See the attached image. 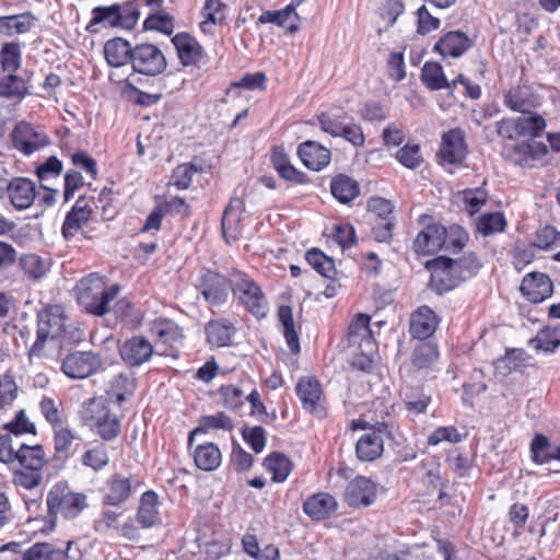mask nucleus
<instances>
[{"label":"nucleus","mask_w":560,"mask_h":560,"mask_svg":"<svg viewBox=\"0 0 560 560\" xmlns=\"http://www.w3.org/2000/svg\"><path fill=\"white\" fill-rule=\"evenodd\" d=\"M67 317L60 305H49L37 314L36 340L28 350V358H42L48 340L68 341Z\"/></svg>","instance_id":"f257e3e1"},{"label":"nucleus","mask_w":560,"mask_h":560,"mask_svg":"<svg viewBox=\"0 0 560 560\" xmlns=\"http://www.w3.org/2000/svg\"><path fill=\"white\" fill-rule=\"evenodd\" d=\"M81 418L105 442L114 441L120 434V418L110 410L104 397H94L83 402Z\"/></svg>","instance_id":"f03ea898"},{"label":"nucleus","mask_w":560,"mask_h":560,"mask_svg":"<svg viewBox=\"0 0 560 560\" xmlns=\"http://www.w3.org/2000/svg\"><path fill=\"white\" fill-rule=\"evenodd\" d=\"M119 290L118 284L107 285L104 277L90 273L80 281L78 301L89 314L103 316Z\"/></svg>","instance_id":"7ed1b4c3"},{"label":"nucleus","mask_w":560,"mask_h":560,"mask_svg":"<svg viewBox=\"0 0 560 560\" xmlns=\"http://www.w3.org/2000/svg\"><path fill=\"white\" fill-rule=\"evenodd\" d=\"M230 289L237 302L253 316L262 318L268 313V301L260 285L247 273L229 269Z\"/></svg>","instance_id":"20e7f679"},{"label":"nucleus","mask_w":560,"mask_h":560,"mask_svg":"<svg viewBox=\"0 0 560 560\" xmlns=\"http://www.w3.org/2000/svg\"><path fill=\"white\" fill-rule=\"evenodd\" d=\"M49 517L62 516L72 520L88 508L86 495L72 491L68 485L58 482L47 493L46 499Z\"/></svg>","instance_id":"39448f33"},{"label":"nucleus","mask_w":560,"mask_h":560,"mask_svg":"<svg viewBox=\"0 0 560 560\" xmlns=\"http://www.w3.org/2000/svg\"><path fill=\"white\" fill-rule=\"evenodd\" d=\"M196 289L209 307H221L229 300V270L222 275L209 268L199 271Z\"/></svg>","instance_id":"423d86ee"},{"label":"nucleus","mask_w":560,"mask_h":560,"mask_svg":"<svg viewBox=\"0 0 560 560\" xmlns=\"http://www.w3.org/2000/svg\"><path fill=\"white\" fill-rule=\"evenodd\" d=\"M166 57L154 44L141 43L133 46L131 68L135 73L145 77H156L165 71Z\"/></svg>","instance_id":"0eeeda50"},{"label":"nucleus","mask_w":560,"mask_h":560,"mask_svg":"<svg viewBox=\"0 0 560 560\" xmlns=\"http://www.w3.org/2000/svg\"><path fill=\"white\" fill-rule=\"evenodd\" d=\"M458 266L459 262L445 256H439L427 262V268L431 271L432 290L441 294L457 287L464 280Z\"/></svg>","instance_id":"6e6552de"},{"label":"nucleus","mask_w":560,"mask_h":560,"mask_svg":"<svg viewBox=\"0 0 560 560\" xmlns=\"http://www.w3.org/2000/svg\"><path fill=\"white\" fill-rule=\"evenodd\" d=\"M12 145L22 154L28 156L50 143L49 137L32 124L20 121L11 133Z\"/></svg>","instance_id":"1a4fd4ad"},{"label":"nucleus","mask_w":560,"mask_h":560,"mask_svg":"<svg viewBox=\"0 0 560 560\" xmlns=\"http://www.w3.org/2000/svg\"><path fill=\"white\" fill-rule=\"evenodd\" d=\"M121 360L130 368H137L148 362L153 354L170 355L166 350L154 349L153 345L142 336L127 339L119 348Z\"/></svg>","instance_id":"9d476101"},{"label":"nucleus","mask_w":560,"mask_h":560,"mask_svg":"<svg viewBox=\"0 0 560 560\" xmlns=\"http://www.w3.org/2000/svg\"><path fill=\"white\" fill-rule=\"evenodd\" d=\"M296 395L302 407L317 418L326 416L325 399L319 382L314 377H301L298 381Z\"/></svg>","instance_id":"9b49d317"},{"label":"nucleus","mask_w":560,"mask_h":560,"mask_svg":"<svg viewBox=\"0 0 560 560\" xmlns=\"http://www.w3.org/2000/svg\"><path fill=\"white\" fill-rule=\"evenodd\" d=\"M371 317L366 314H359L349 325L348 341L349 345L359 349L363 353L364 359L366 355H373L376 351V345L372 330L370 328Z\"/></svg>","instance_id":"f8f14e48"},{"label":"nucleus","mask_w":560,"mask_h":560,"mask_svg":"<svg viewBox=\"0 0 560 560\" xmlns=\"http://www.w3.org/2000/svg\"><path fill=\"white\" fill-rule=\"evenodd\" d=\"M467 156L465 132L454 128L443 133L438 158L441 163L460 164Z\"/></svg>","instance_id":"ddd939ff"},{"label":"nucleus","mask_w":560,"mask_h":560,"mask_svg":"<svg viewBox=\"0 0 560 560\" xmlns=\"http://www.w3.org/2000/svg\"><path fill=\"white\" fill-rule=\"evenodd\" d=\"M101 365L100 358L91 351H75L68 354L61 365L62 372L71 378H85Z\"/></svg>","instance_id":"4468645a"},{"label":"nucleus","mask_w":560,"mask_h":560,"mask_svg":"<svg viewBox=\"0 0 560 560\" xmlns=\"http://www.w3.org/2000/svg\"><path fill=\"white\" fill-rule=\"evenodd\" d=\"M387 432L385 423H378L372 431L360 436L355 444V455L361 462H373L384 451L383 435Z\"/></svg>","instance_id":"2eb2a0df"},{"label":"nucleus","mask_w":560,"mask_h":560,"mask_svg":"<svg viewBox=\"0 0 560 560\" xmlns=\"http://www.w3.org/2000/svg\"><path fill=\"white\" fill-rule=\"evenodd\" d=\"M2 187L15 210L28 209L35 200L36 186L30 178L14 177Z\"/></svg>","instance_id":"dca6fc26"},{"label":"nucleus","mask_w":560,"mask_h":560,"mask_svg":"<svg viewBox=\"0 0 560 560\" xmlns=\"http://www.w3.org/2000/svg\"><path fill=\"white\" fill-rule=\"evenodd\" d=\"M376 498V485L369 478L358 476L346 488L345 500L352 508L369 506Z\"/></svg>","instance_id":"f3484780"},{"label":"nucleus","mask_w":560,"mask_h":560,"mask_svg":"<svg viewBox=\"0 0 560 560\" xmlns=\"http://www.w3.org/2000/svg\"><path fill=\"white\" fill-rule=\"evenodd\" d=\"M150 331L155 338L159 350H168L182 342L184 339L183 329L172 319L158 318L152 322ZM168 353V351H166Z\"/></svg>","instance_id":"a211bd4d"},{"label":"nucleus","mask_w":560,"mask_h":560,"mask_svg":"<svg viewBox=\"0 0 560 560\" xmlns=\"http://www.w3.org/2000/svg\"><path fill=\"white\" fill-rule=\"evenodd\" d=\"M520 289L528 301L540 303L551 296L553 284L547 275L530 272L524 277Z\"/></svg>","instance_id":"6ab92c4d"},{"label":"nucleus","mask_w":560,"mask_h":560,"mask_svg":"<svg viewBox=\"0 0 560 560\" xmlns=\"http://www.w3.org/2000/svg\"><path fill=\"white\" fill-rule=\"evenodd\" d=\"M172 44L184 67L198 65L205 56V50L199 42L186 32L173 36Z\"/></svg>","instance_id":"aec40b11"},{"label":"nucleus","mask_w":560,"mask_h":560,"mask_svg":"<svg viewBox=\"0 0 560 560\" xmlns=\"http://www.w3.org/2000/svg\"><path fill=\"white\" fill-rule=\"evenodd\" d=\"M298 155L302 163L312 171H322L331 160L328 148L317 141L307 140L299 144Z\"/></svg>","instance_id":"412c9836"},{"label":"nucleus","mask_w":560,"mask_h":560,"mask_svg":"<svg viewBox=\"0 0 560 560\" xmlns=\"http://www.w3.org/2000/svg\"><path fill=\"white\" fill-rule=\"evenodd\" d=\"M548 153L544 142L529 140L513 145L511 159L514 164L521 167H534Z\"/></svg>","instance_id":"4be33fe9"},{"label":"nucleus","mask_w":560,"mask_h":560,"mask_svg":"<svg viewBox=\"0 0 560 560\" xmlns=\"http://www.w3.org/2000/svg\"><path fill=\"white\" fill-rule=\"evenodd\" d=\"M442 235H445V226L439 223L427 225L420 231L413 241V249L418 255H433L442 250Z\"/></svg>","instance_id":"5701e85b"},{"label":"nucleus","mask_w":560,"mask_h":560,"mask_svg":"<svg viewBox=\"0 0 560 560\" xmlns=\"http://www.w3.org/2000/svg\"><path fill=\"white\" fill-rule=\"evenodd\" d=\"M102 491L103 504L118 506L130 498L132 487L129 478L115 474L107 479Z\"/></svg>","instance_id":"b1692460"},{"label":"nucleus","mask_w":560,"mask_h":560,"mask_svg":"<svg viewBox=\"0 0 560 560\" xmlns=\"http://www.w3.org/2000/svg\"><path fill=\"white\" fill-rule=\"evenodd\" d=\"M243 211L242 199L235 197L230 200V203L224 210L222 217V233L228 244H231L240 238L242 235L243 226L241 224V214Z\"/></svg>","instance_id":"393cba45"},{"label":"nucleus","mask_w":560,"mask_h":560,"mask_svg":"<svg viewBox=\"0 0 560 560\" xmlns=\"http://www.w3.org/2000/svg\"><path fill=\"white\" fill-rule=\"evenodd\" d=\"M439 318L429 306H420L410 318V334L413 338L424 340L436 330Z\"/></svg>","instance_id":"a878e982"},{"label":"nucleus","mask_w":560,"mask_h":560,"mask_svg":"<svg viewBox=\"0 0 560 560\" xmlns=\"http://www.w3.org/2000/svg\"><path fill=\"white\" fill-rule=\"evenodd\" d=\"M336 498L327 492H318L308 497L303 503L304 513L312 520L322 521L336 512Z\"/></svg>","instance_id":"bb28decb"},{"label":"nucleus","mask_w":560,"mask_h":560,"mask_svg":"<svg viewBox=\"0 0 560 560\" xmlns=\"http://www.w3.org/2000/svg\"><path fill=\"white\" fill-rule=\"evenodd\" d=\"M82 202V199L77 200L74 206L66 214L61 228V233L66 241H71L77 236L83 225H85L91 218L92 209Z\"/></svg>","instance_id":"cd10ccee"},{"label":"nucleus","mask_w":560,"mask_h":560,"mask_svg":"<svg viewBox=\"0 0 560 560\" xmlns=\"http://www.w3.org/2000/svg\"><path fill=\"white\" fill-rule=\"evenodd\" d=\"M530 459L536 465L560 462V444L556 445L542 433H536L529 444Z\"/></svg>","instance_id":"c85d7f7f"},{"label":"nucleus","mask_w":560,"mask_h":560,"mask_svg":"<svg viewBox=\"0 0 560 560\" xmlns=\"http://www.w3.org/2000/svg\"><path fill=\"white\" fill-rule=\"evenodd\" d=\"M471 46L469 37L460 31H452L442 36L435 44L434 50L443 57L458 58Z\"/></svg>","instance_id":"c756f323"},{"label":"nucleus","mask_w":560,"mask_h":560,"mask_svg":"<svg viewBox=\"0 0 560 560\" xmlns=\"http://www.w3.org/2000/svg\"><path fill=\"white\" fill-rule=\"evenodd\" d=\"M235 330L234 325L226 318L211 319L205 326L206 340L211 347H226Z\"/></svg>","instance_id":"7c9ffc66"},{"label":"nucleus","mask_w":560,"mask_h":560,"mask_svg":"<svg viewBox=\"0 0 560 560\" xmlns=\"http://www.w3.org/2000/svg\"><path fill=\"white\" fill-rule=\"evenodd\" d=\"M132 49L133 47L128 40L115 37L105 43L104 56L110 67L120 68L131 65Z\"/></svg>","instance_id":"2f4dec72"},{"label":"nucleus","mask_w":560,"mask_h":560,"mask_svg":"<svg viewBox=\"0 0 560 560\" xmlns=\"http://www.w3.org/2000/svg\"><path fill=\"white\" fill-rule=\"evenodd\" d=\"M226 14L228 5L221 0H205L201 10L203 20L199 24L201 32L207 35H212L215 25L225 23Z\"/></svg>","instance_id":"473e14b6"},{"label":"nucleus","mask_w":560,"mask_h":560,"mask_svg":"<svg viewBox=\"0 0 560 560\" xmlns=\"http://www.w3.org/2000/svg\"><path fill=\"white\" fill-rule=\"evenodd\" d=\"M142 528H151L160 523L159 497L154 491H145L141 498L136 515Z\"/></svg>","instance_id":"72a5a7b5"},{"label":"nucleus","mask_w":560,"mask_h":560,"mask_svg":"<svg viewBox=\"0 0 560 560\" xmlns=\"http://www.w3.org/2000/svg\"><path fill=\"white\" fill-rule=\"evenodd\" d=\"M234 428V422L231 417L222 411L213 415L202 416L199 419L198 427H196L188 435V445H192L195 436L207 433L210 430L231 431Z\"/></svg>","instance_id":"f704fd0d"},{"label":"nucleus","mask_w":560,"mask_h":560,"mask_svg":"<svg viewBox=\"0 0 560 560\" xmlns=\"http://www.w3.org/2000/svg\"><path fill=\"white\" fill-rule=\"evenodd\" d=\"M196 466L205 471L215 470L222 462L219 446L212 442L202 443L192 452Z\"/></svg>","instance_id":"c9c22d12"},{"label":"nucleus","mask_w":560,"mask_h":560,"mask_svg":"<svg viewBox=\"0 0 560 560\" xmlns=\"http://www.w3.org/2000/svg\"><path fill=\"white\" fill-rule=\"evenodd\" d=\"M330 191L340 203H350L360 194L357 180L348 175L339 174L330 182Z\"/></svg>","instance_id":"e433bc0d"},{"label":"nucleus","mask_w":560,"mask_h":560,"mask_svg":"<svg viewBox=\"0 0 560 560\" xmlns=\"http://www.w3.org/2000/svg\"><path fill=\"white\" fill-rule=\"evenodd\" d=\"M118 28L130 31L136 27L140 19V0H130L114 3Z\"/></svg>","instance_id":"4c0bfd02"},{"label":"nucleus","mask_w":560,"mask_h":560,"mask_svg":"<svg viewBox=\"0 0 560 560\" xmlns=\"http://www.w3.org/2000/svg\"><path fill=\"white\" fill-rule=\"evenodd\" d=\"M35 23L31 13L0 18V33L7 36L27 33Z\"/></svg>","instance_id":"58836bf2"},{"label":"nucleus","mask_w":560,"mask_h":560,"mask_svg":"<svg viewBox=\"0 0 560 560\" xmlns=\"http://www.w3.org/2000/svg\"><path fill=\"white\" fill-rule=\"evenodd\" d=\"M16 459L22 468L40 469L46 463L45 452L40 445L28 446L21 444L15 452Z\"/></svg>","instance_id":"ea45409f"},{"label":"nucleus","mask_w":560,"mask_h":560,"mask_svg":"<svg viewBox=\"0 0 560 560\" xmlns=\"http://www.w3.org/2000/svg\"><path fill=\"white\" fill-rule=\"evenodd\" d=\"M422 82L431 91H439L442 89L453 90L452 82L450 83L440 65L434 62H425L421 72Z\"/></svg>","instance_id":"a19ab883"},{"label":"nucleus","mask_w":560,"mask_h":560,"mask_svg":"<svg viewBox=\"0 0 560 560\" xmlns=\"http://www.w3.org/2000/svg\"><path fill=\"white\" fill-rule=\"evenodd\" d=\"M278 317L283 327V335L287 345L292 353L300 352V340L294 328L293 311L288 305H282L278 310Z\"/></svg>","instance_id":"79ce46f5"},{"label":"nucleus","mask_w":560,"mask_h":560,"mask_svg":"<svg viewBox=\"0 0 560 560\" xmlns=\"http://www.w3.org/2000/svg\"><path fill=\"white\" fill-rule=\"evenodd\" d=\"M19 266L31 280L42 279L49 270V264L36 254H25L20 257Z\"/></svg>","instance_id":"37998d69"},{"label":"nucleus","mask_w":560,"mask_h":560,"mask_svg":"<svg viewBox=\"0 0 560 560\" xmlns=\"http://www.w3.org/2000/svg\"><path fill=\"white\" fill-rule=\"evenodd\" d=\"M265 467L272 474V481L283 482L292 470L290 459L280 453H271L264 460Z\"/></svg>","instance_id":"c03bdc74"},{"label":"nucleus","mask_w":560,"mask_h":560,"mask_svg":"<svg viewBox=\"0 0 560 560\" xmlns=\"http://www.w3.org/2000/svg\"><path fill=\"white\" fill-rule=\"evenodd\" d=\"M530 345L546 352H553L560 346V325L546 326L538 331Z\"/></svg>","instance_id":"a18cd8bd"},{"label":"nucleus","mask_w":560,"mask_h":560,"mask_svg":"<svg viewBox=\"0 0 560 560\" xmlns=\"http://www.w3.org/2000/svg\"><path fill=\"white\" fill-rule=\"evenodd\" d=\"M516 121L518 128V137L523 138H537L544 132L546 128V121L539 114L529 113L528 115H522L516 118Z\"/></svg>","instance_id":"49530a36"},{"label":"nucleus","mask_w":560,"mask_h":560,"mask_svg":"<svg viewBox=\"0 0 560 560\" xmlns=\"http://www.w3.org/2000/svg\"><path fill=\"white\" fill-rule=\"evenodd\" d=\"M39 410L45 420L54 428L61 427L63 423L62 402L48 396H43L39 401Z\"/></svg>","instance_id":"de8ad7c7"},{"label":"nucleus","mask_w":560,"mask_h":560,"mask_svg":"<svg viewBox=\"0 0 560 560\" xmlns=\"http://www.w3.org/2000/svg\"><path fill=\"white\" fill-rule=\"evenodd\" d=\"M442 250L458 253L465 247L468 241V234L462 226L453 224L450 225V228H445V235H442Z\"/></svg>","instance_id":"09e8293b"},{"label":"nucleus","mask_w":560,"mask_h":560,"mask_svg":"<svg viewBox=\"0 0 560 560\" xmlns=\"http://www.w3.org/2000/svg\"><path fill=\"white\" fill-rule=\"evenodd\" d=\"M306 261L322 276L332 278L336 273L335 261L317 248L306 252Z\"/></svg>","instance_id":"8fccbe9b"},{"label":"nucleus","mask_w":560,"mask_h":560,"mask_svg":"<svg viewBox=\"0 0 560 560\" xmlns=\"http://www.w3.org/2000/svg\"><path fill=\"white\" fill-rule=\"evenodd\" d=\"M83 466L100 471L105 468L109 463V455L107 448L103 444H97L86 450L81 457Z\"/></svg>","instance_id":"3c124183"},{"label":"nucleus","mask_w":560,"mask_h":560,"mask_svg":"<svg viewBox=\"0 0 560 560\" xmlns=\"http://www.w3.org/2000/svg\"><path fill=\"white\" fill-rule=\"evenodd\" d=\"M136 389V382L133 377L119 374L112 381L108 394L115 401L120 405L128 397L132 396Z\"/></svg>","instance_id":"603ef678"},{"label":"nucleus","mask_w":560,"mask_h":560,"mask_svg":"<svg viewBox=\"0 0 560 560\" xmlns=\"http://www.w3.org/2000/svg\"><path fill=\"white\" fill-rule=\"evenodd\" d=\"M98 24L106 27L118 28L114 3L110 5H100L92 9L91 20L86 30L93 32L95 31L93 27Z\"/></svg>","instance_id":"864d4df0"},{"label":"nucleus","mask_w":560,"mask_h":560,"mask_svg":"<svg viewBox=\"0 0 560 560\" xmlns=\"http://www.w3.org/2000/svg\"><path fill=\"white\" fill-rule=\"evenodd\" d=\"M404 402L408 416L415 418L427 412L431 397L423 392H410L404 394Z\"/></svg>","instance_id":"5fc2aeb1"},{"label":"nucleus","mask_w":560,"mask_h":560,"mask_svg":"<svg viewBox=\"0 0 560 560\" xmlns=\"http://www.w3.org/2000/svg\"><path fill=\"white\" fill-rule=\"evenodd\" d=\"M0 62L2 70L8 73H14L21 65V48L16 43H7L0 51Z\"/></svg>","instance_id":"6e6d98bb"},{"label":"nucleus","mask_w":560,"mask_h":560,"mask_svg":"<svg viewBox=\"0 0 560 560\" xmlns=\"http://www.w3.org/2000/svg\"><path fill=\"white\" fill-rule=\"evenodd\" d=\"M439 357L438 347L431 342L418 345L412 353V364L417 369L429 368Z\"/></svg>","instance_id":"4d7b16f0"},{"label":"nucleus","mask_w":560,"mask_h":560,"mask_svg":"<svg viewBox=\"0 0 560 560\" xmlns=\"http://www.w3.org/2000/svg\"><path fill=\"white\" fill-rule=\"evenodd\" d=\"M143 28L150 31H159L163 34L170 35L174 30V19L166 12L156 11L144 20Z\"/></svg>","instance_id":"13d9d810"},{"label":"nucleus","mask_w":560,"mask_h":560,"mask_svg":"<svg viewBox=\"0 0 560 560\" xmlns=\"http://www.w3.org/2000/svg\"><path fill=\"white\" fill-rule=\"evenodd\" d=\"M395 158L401 165L407 168L413 170L421 165L423 158L421 154V148L417 143H406L395 154Z\"/></svg>","instance_id":"bf43d9fd"},{"label":"nucleus","mask_w":560,"mask_h":560,"mask_svg":"<svg viewBox=\"0 0 560 560\" xmlns=\"http://www.w3.org/2000/svg\"><path fill=\"white\" fill-rule=\"evenodd\" d=\"M505 225L506 220L503 213L492 212L480 217L477 229L482 235L488 236L502 232L505 229Z\"/></svg>","instance_id":"052dcab7"},{"label":"nucleus","mask_w":560,"mask_h":560,"mask_svg":"<svg viewBox=\"0 0 560 560\" xmlns=\"http://www.w3.org/2000/svg\"><path fill=\"white\" fill-rule=\"evenodd\" d=\"M464 438L454 425L439 427L428 436V444L430 446H436L442 442L456 444Z\"/></svg>","instance_id":"680f3d73"},{"label":"nucleus","mask_w":560,"mask_h":560,"mask_svg":"<svg viewBox=\"0 0 560 560\" xmlns=\"http://www.w3.org/2000/svg\"><path fill=\"white\" fill-rule=\"evenodd\" d=\"M242 436L246 444L255 452L261 453L266 446L267 438L266 431L260 425L244 427L242 429Z\"/></svg>","instance_id":"e2e57ef3"},{"label":"nucleus","mask_w":560,"mask_h":560,"mask_svg":"<svg viewBox=\"0 0 560 560\" xmlns=\"http://www.w3.org/2000/svg\"><path fill=\"white\" fill-rule=\"evenodd\" d=\"M24 92V81L14 73H8L0 82V96L22 97Z\"/></svg>","instance_id":"0e129e2a"},{"label":"nucleus","mask_w":560,"mask_h":560,"mask_svg":"<svg viewBox=\"0 0 560 560\" xmlns=\"http://www.w3.org/2000/svg\"><path fill=\"white\" fill-rule=\"evenodd\" d=\"M320 129L331 137H340L346 122L342 120V116L331 115L328 113H322L317 116Z\"/></svg>","instance_id":"69168bd1"},{"label":"nucleus","mask_w":560,"mask_h":560,"mask_svg":"<svg viewBox=\"0 0 560 560\" xmlns=\"http://www.w3.org/2000/svg\"><path fill=\"white\" fill-rule=\"evenodd\" d=\"M223 405L232 410H236L243 406L246 395L243 389L235 385H226L220 388Z\"/></svg>","instance_id":"338daca9"},{"label":"nucleus","mask_w":560,"mask_h":560,"mask_svg":"<svg viewBox=\"0 0 560 560\" xmlns=\"http://www.w3.org/2000/svg\"><path fill=\"white\" fill-rule=\"evenodd\" d=\"M558 242H560V232L553 226L546 225L537 231L534 245L540 249L549 250L552 249Z\"/></svg>","instance_id":"774afa93"}]
</instances>
